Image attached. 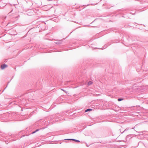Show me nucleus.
I'll use <instances>...</instances> for the list:
<instances>
[{"label":"nucleus","instance_id":"obj_1","mask_svg":"<svg viewBox=\"0 0 148 148\" xmlns=\"http://www.w3.org/2000/svg\"><path fill=\"white\" fill-rule=\"evenodd\" d=\"M7 65L4 64L2 65L1 66V68L2 69H4V68H6V67H7Z\"/></svg>","mask_w":148,"mask_h":148},{"label":"nucleus","instance_id":"obj_2","mask_svg":"<svg viewBox=\"0 0 148 148\" xmlns=\"http://www.w3.org/2000/svg\"><path fill=\"white\" fill-rule=\"evenodd\" d=\"M65 140H74L76 142H79V141L78 140H76L74 139H66Z\"/></svg>","mask_w":148,"mask_h":148},{"label":"nucleus","instance_id":"obj_3","mask_svg":"<svg viewBox=\"0 0 148 148\" xmlns=\"http://www.w3.org/2000/svg\"><path fill=\"white\" fill-rule=\"evenodd\" d=\"M93 83V82L91 81H89L88 83V85H91V84H92Z\"/></svg>","mask_w":148,"mask_h":148},{"label":"nucleus","instance_id":"obj_4","mask_svg":"<svg viewBox=\"0 0 148 148\" xmlns=\"http://www.w3.org/2000/svg\"><path fill=\"white\" fill-rule=\"evenodd\" d=\"M92 110L91 109H87L85 111V112H88V111H92Z\"/></svg>","mask_w":148,"mask_h":148},{"label":"nucleus","instance_id":"obj_5","mask_svg":"<svg viewBox=\"0 0 148 148\" xmlns=\"http://www.w3.org/2000/svg\"><path fill=\"white\" fill-rule=\"evenodd\" d=\"M38 130H36L35 132H33L32 133H34L35 132H36V131H38Z\"/></svg>","mask_w":148,"mask_h":148},{"label":"nucleus","instance_id":"obj_6","mask_svg":"<svg viewBox=\"0 0 148 148\" xmlns=\"http://www.w3.org/2000/svg\"><path fill=\"white\" fill-rule=\"evenodd\" d=\"M118 101H120V98H119L118 99Z\"/></svg>","mask_w":148,"mask_h":148},{"label":"nucleus","instance_id":"obj_7","mask_svg":"<svg viewBox=\"0 0 148 148\" xmlns=\"http://www.w3.org/2000/svg\"><path fill=\"white\" fill-rule=\"evenodd\" d=\"M123 100V99L121 98V101L122 100Z\"/></svg>","mask_w":148,"mask_h":148},{"label":"nucleus","instance_id":"obj_8","mask_svg":"<svg viewBox=\"0 0 148 148\" xmlns=\"http://www.w3.org/2000/svg\"><path fill=\"white\" fill-rule=\"evenodd\" d=\"M62 90H63L64 91H65L64 90L62 89Z\"/></svg>","mask_w":148,"mask_h":148},{"label":"nucleus","instance_id":"obj_9","mask_svg":"<svg viewBox=\"0 0 148 148\" xmlns=\"http://www.w3.org/2000/svg\"><path fill=\"white\" fill-rule=\"evenodd\" d=\"M124 131L122 133H123L124 132Z\"/></svg>","mask_w":148,"mask_h":148}]
</instances>
